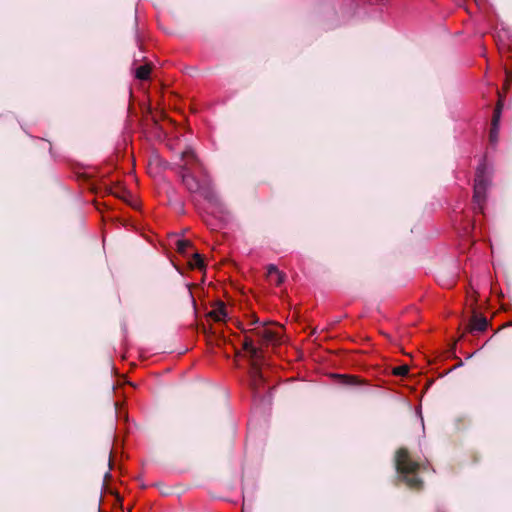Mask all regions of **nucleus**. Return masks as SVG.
Instances as JSON below:
<instances>
[{"instance_id": "f03ea898", "label": "nucleus", "mask_w": 512, "mask_h": 512, "mask_svg": "<svg viewBox=\"0 0 512 512\" xmlns=\"http://www.w3.org/2000/svg\"><path fill=\"white\" fill-rule=\"evenodd\" d=\"M395 466L399 477L405 481L409 487L414 489H419L421 487L422 482L418 478L420 464L410 458L407 449L400 448L397 451Z\"/></svg>"}, {"instance_id": "9d476101", "label": "nucleus", "mask_w": 512, "mask_h": 512, "mask_svg": "<svg viewBox=\"0 0 512 512\" xmlns=\"http://www.w3.org/2000/svg\"><path fill=\"white\" fill-rule=\"evenodd\" d=\"M191 247H192V244L189 240L178 239L176 241V249L179 253H181L183 255H186Z\"/></svg>"}, {"instance_id": "f257e3e1", "label": "nucleus", "mask_w": 512, "mask_h": 512, "mask_svg": "<svg viewBox=\"0 0 512 512\" xmlns=\"http://www.w3.org/2000/svg\"><path fill=\"white\" fill-rule=\"evenodd\" d=\"M179 168L182 182L189 192L198 194L205 199L209 203L213 214L223 216L226 213V208L211 183L207 180L201 183L195 177V173L202 171L203 168L192 149H186L181 153Z\"/></svg>"}, {"instance_id": "20e7f679", "label": "nucleus", "mask_w": 512, "mask_h": 512, "mask_svg": "<svg viewBox=\"0 0 512 512\" xmlns=\"http://www.w3.org/2000/svg\"><path fill=\"white\" fill-rule=\"evenodd\" d=\"M503 108V100L502 96L499 93V101L497 103V106L494 110L493 118H492V124L489 134V140L492 144H495L498 140V134H499V123L501 118V111Z\"/></svg>"}, {"instance_id": "ddd939ff", "label": "nucleus", "mask_w": 512, "mask_h": 512, "mask_svg": "<svg viewBox=\"0 0 512 512\" xmlns=\"http://www.w3.org/2000/svg\"><path fill=\"white\" fill-rule=\"evenodd\" d=\"M244 348L246 351H248L251 354V357L256 358L258 351L257 348L253 345V342L251 340H246L244 343Z\"/></svg>"}, {"instance_id": "2eb2a0df", "label": "nucleus", "mask_w": 512, "mask_h": 512, "mask_svg": "<svg viewBox=\"0 0 512 512\" xmlns=\"http://www.w3.org/2000/svg\"><path fill=\"white\" fill-rule=\"evenodd\" d=\"M408 372V369L406 367H398L395 371L398 375H405Z\"/></svg>"}, {"instance_id": "6e6552de", "label": "nucleus", "mask_w": 512, "mask_h": 512, "mask_svg": "<svg viewBox=\"0 0 512 512\" xmlns=\"http://www.w3.org/2000/svg\"><path fill=\"white\" fill-rule=\"evenodd\" d=\"M209 316L215 322H223L227 318V311L223 303H219L212 311L209 312Z\"/></svg>"}, {"instance_id": "f8f14e48", "label": "nucleus", "mask_w": 512, "mask_h": 512, "mask_svg": "<svg viewBox=\"0 0 512 512\" xmlns=\"http://www.w3.org/2000/svg\"><path fill=\"white\" fill-rule=\"evenodd\" d=\"M190 265H191L192 268L201 269L204 266V262H203V259H202L201 255L198 254V253H194L193 254V259L190 262Z\"/></svg>"}, {"instance_id": "9b49d317", "label": "nucleus", "mask_w": 512, "mask_h": 512, "mask_svg": "<svg viewBox=\"0 0 512 512\" xmlns=\"http://www.w3.org/2000/svg\"><path fill=\"white\" fill-rule=\"evenodd\" d=\"M135 76L140 80H147L150 76V68L147 65L139 66L136 69Z\"/></svg>"}, {"instance_id": "7ed1b4c3", "label": "nucleus", "mask_w": 512, "mask_h": 512, "mask_svg": "<svg viewBox=\"0 0 512 512\" xmlns=\"http://www.w3.org/2000/svg\"><path fill=\"white\" fill-rule=\"evenodd\" d=\"M490 184L488 168L485 159L478 165L475 173L474 180V210L478 213H483L486 191Z\"/></svg>"}, {"instance_id": "423d86ee", "label": "nucleus", "mask_w": 512, "mask_h": 512, "mask_svg": "<svg viewBox=\"0 0 512 512\" xmlns=\"http://www.w3.org/2000/svg\"><path fill=\"white\" fill-rule=\"evenodd\" d=\"M257 335L265 342V343H277L280 341V335L278 331H274L269 327H261Z\"/></svg>"}, {"instance_id": "dca6fc26", "label": "nucleus", "mask_w": 512, "mask_h": 512, "mask_svg": "<svg viewBox=\"0 0 512 512\" xmlns=\"http://www.w3.org/2000/svg\"><path fill=\"white\" fill-rule=\"evenodd\" d=\"M510 78L512 79V74L506 71V80L508 81Z\"/></svg>"}, {"instance_id": "39448f33", "label": "nucleus", "mask_w": 512, "mask_h": 512, "mask_svg": "<svg viewBox=\"0 0 512 512\" xmlns=\"http://www.w3.org/2000/svg\"><path fill=\"white\" fill-rule=\"evenodd\" d=\"M264 382V376L261 369L253 364L250 372V386L253 390L254 397L260 394V385Z\"/></svg>"}, {"instance_id": "4468645a", "label": "nucleus", "mask_w": 512, "mask_h": 512, "mask_svg": "<svg viewBox=\"0 0 512 512\" xmlns=\"http://www.w3.org/2000/svg\"><path fill=\"white\" fill-rule=\"evenodd\" d=\"M358 380L356 377L354 376H349L346 378V381H345V384H348V385H356L358 384Z\"/></svg>"}, {"instance_id": "1a4fd4ad", "label": "nucleus", "mask_w": 512, "mask_h": 512, "mask_svg": "<svg viewBox=\"0 0 512 512\" xmlns=\"http://www.w3.org/2000/svg\"><path fill=\"white\" fill-rule=\"evenodd\" d=\"M488 326V321L485 317L475 316L470 324V329L473 332H483Z\"/></svg>"}, {"instance_id": "0eeeda50", "label": "nucleus", "mask_w": 512, "mask_h": 512, "mask_svg": "<svg viewBox=\"0 0 512 512\" xmlns=\"http://www.w3.org/2000/svg\"><path fill=\"white\" fill-rule=\"evenodd\" d=\"M267 276L270 283L280 286L284 282L285 275L281 273L275 265H269L267 268Z\"/></svg>"}]
</instances>
